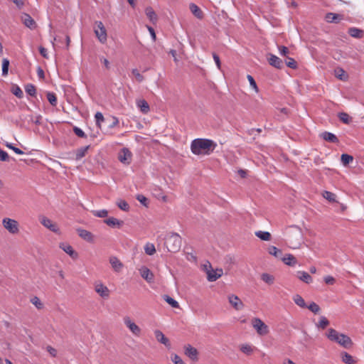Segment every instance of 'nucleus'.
<instances>
[{
  "label": "nucleus",
  "mask_w": 364,
  "mask_h": 364,
  "mask_svg": "<svg viewBox=\"0 0 364 364\" xmlns=\"http://www.w3.org/2000/svg\"><path fill=\"white\" fill-rule=\"evenodd\" d=\"M267 59L269 65L276 68L281 69L284 65L283 61L275 55L269 54Z\"/></svg>",
  "instance_id": "15"
},
{
  "label": "nucleus",
  "mask_w": 364,
  "mask_h": 364,
  "mask_svg": "<svg viewBox=\"0 0 364 364\" xmlns=\"http://www.w3.org/2000/svg\"><path fill=\"white\" fill-rule=\"evenodd\" d=\"M95 121H96L97 127L100 128L101 127V123L102 122H104V120H105L103 114L101 112H97L95 114Z\"/></svg>",
  "instance_id": "46"
},
{
  "label": "nucleus",
  "mask_w": 364,
  "mask_h": 364,
  "mask_svg": "<svg viewBox=\"0 0 364 364\" xmlns=\"http://www.w3.org/2000/svg\"><path fill=\"white\" fill-rule=\"evenodd\" d=\"M39 52L41 53V55L45 58H48V51H47V49L45 48L43 46H40L39 47Z\"/></svg>",
  "instance_id": "63"
},
{
  "label": "nucleus",
  "mask_w": 364,
  "mask_h": 364,
  "mask_svg": "<svg viewBox=\"0 0 364 364\" xmlns=\"http://www.w3.org/2000/svg\"><path fill=\"white\" fill-rule=\"evenodd\" d=\"M323 280L326 284H330V285H333L336 282V279L332 276H326L323 278Z\"/></svg>",
  "instance_id": "60"
},
{
  "label": "nucleus",
  "mask_w": 364,
  "mask_h": 364,
  "mask_svg": "<svg viewBox=\"0 0 364 364\" xmlns=\"http://www.w3.org/2000/svg\"><path fill=\"white\" fill-rule=\"evenodd\" d=\"M240 350L246 355H250L253 351V347L248 344L242 345Z\"/></svg>",
  "instance_id": "45"
},
{
  "label": "nucleus",
  "mask_w": 364,
  "mask_h": 364,
  "mask_svg": "<svg viewBox=\"0 0 364 364\" xmlns=\"http://www.w3.org/2000/svg\"><path fill=\"white\" fill-rule=\"evenodd\" d=\"M281 259L285 264L290 267H294L297 264L296 259L291 254H287L284 257H282Z\"/></svg>",
  "instance_id": "20"
},
{
  "label": "nucleus",
  "mask_w": 364,
  "mask_h": 364,
  "mask_svg": "<svg viewBox=\"0 0 364 364\" xmlns=\"http://www.w3.org/2000/svg\"><path fill=\"white\" fill-rule=\"evenodd\" d=\"M279 54L282 56H286L289 53V49L285 46H281L279 48Z\"/></svg>",
  "instance_id": "61"
},
{
  "label": "nucleus",
  "mask_w": 364,
  "mask_h": 364,
  "mask_svg": "<svg viewBox=\"0 0 364 364\" xmlns=\"http://www.w3.org/2000/svg\"><path fill=\"white\" fill-rule=\"evenodd\" d=\"M348 33L351 37L360 38L363 36V31L355 27H351L348 29Z\"/></svg>",
  "instance_id": "29"
},
{
  "label": "nucleus",
  "mask_w": 364,
  "mask_h": 364,
  "mask_svg": "<svg viewBox=\"0 0 364 364\" xmlns=\"http://www.w3.org/2000/svg\"><path fill=\"white\" fill-rule=\"evenodd\" d=\"M139 272L141 277L145 279L148 283H151L154 282V274L151 272V270L143 266L139 269Z\"/></svg>",
  "instance_id": "12"
},
{
  "label": "nucleus",
  "mask_w": 364,
  "mask_h": 364,
  "mask_svg": "<svg viewBox=\"0 0 364 364\" xmlns=\"http://www.w3.org/2000/svg\"><path fill=\"white\" fill-rule=\"evenodd\" d=\"M163 299L166 301L171 307L173 308H179V304L174 299L171 298L168 295H164Z\"/></svg>",
  "instance_id": "34"
},
{
  "label": "nucleus",
  "mask_w": 364,
  "mask_h": 364,
  "mask_svg": "<svg viewBox=\"0 0 364 364\" xmlns=\"http://www.w3.org/2000/svg\"><path fill=\"white\" fill-rule=\"evenodd\" d=\"M77 232L78 235L84 240L91 243L94 242L95 237L91 232L82 228H78Z\"/></svg>",
  "instance_id": "14"
},
{
  "label": "nucleus",
  "mask_w": 364,
  "mask_h": 364,
  "mask_svg": "<svg viewBox=\"0 0 364 364\" xmlns=\"http://www.w3.org/2000/svg\"><path fill=\"white\" fill-rule=\"evenodd\" d=\"M95 290L102 298H108L109 296L108 288L102 284H96Z\"/></svg>",
  "instance_id": "16"
},
{
  "label": "nucleus",
  "mask_w": 364,
  "mask_h": 364,
  "mask_svg": "<svg viewBox=\"0 0 364 364\" xmlns=\"http://www.w3.org/2000/svg\"><path fill=\"white\" fill-rule=\"evenodd\" d=\"M341 360L346 364L356 363V360L353 358V357L346 351H343L341 353Z\"/></svg>",
  "instance_id": "25"
},
{
  "label": "nucleus",
  "mask_w": 364,
  "mask_h": 364,
  "mask_svg": "<svg viewBox=\"0 0 364 364\" xmlns=\"http://www.w3.org/2000/svg\"><path fill=\"white\" fill-rule=\"evenodd\" d=\"M100 61L103 63V65H105V67L107 69L109 68V60L107 58H105L104 57H101L100 58Z\"/></svg>",
  "instance_id": "64"
},
{
  "label": "nucleus",
  "mask_w": 364,
  "mask_h": 364,
  "mask_svg": "<svg viewBox=\"0 0 364 364\" xmlns=\"http://www.w3.org/2000/svg\"><path fill=\"white\" fill-rule=\"evenodd\" d=\"M132 73L135 76V77H136L137 81H139V82H142L143 81L144 77H143L142 75H141L139 73V72L138 71L137 69H133L132 70Z\"/></svg>",
  "instance_id": "57"
},
{
  "label": "nucleus",
  "mask_w": 364,
  "mask_h": 364,
  "mask_svg": "<svg viewBox=\"0 0 364 364\" xmlns=\"http://www.w3.org/2000/svg\"><path fill=\"white\" fill-rule=\"evenodd\" d=\"M136 105L140 109L141 112L144 114L148 113L150 110L149 105L145 100H137Z\"/></svg>",
  "instance_id": "26"
},
{
  "label": "nucleus",
  "mask_w": 364,
  "mask_h": 364,
  "mask_svg": "<svg viewBox=\"0 0 364 364\" xmlns=\"http://www.w3.org/2000/svg\"><path fill=\"white\" fill-rule=\"evenodd\" d=\"M323 196L328 201L333 202L336 200V195L330 191H324Z\"/></svg>",
  "instance_id": "51"
},
{
  "label": "nucleus",
  "mask_w": 364,
  "mask_h": 364,
  "mask_svg": "<svg viewBox=\"0 0 364 364\" xmlns=\"http://www.w3.org/2000/svg\"><path fill=\"white\" fill-rule=\"evenodd\" d=\"M297 277L302 282L310 284L312 282L311 275L304 271H298L296 273Z\"/></svg>",
  "instance_id": "23"
},
{
  "label": "nucleus",
  "mask_w": 364,
  "mask_h": 364,
  "mask_svg": "<svg viewBox=\"0 0 364 364\" xmlns=\"http://www.w3.org/2000/svg\"><path fill=\"white\" fill-rule=\"evenodd\" d=\"M190 10L192 14L198 18L202 19L203 18V13L201 9L195 4H190Z\"/></svg>",
  "instance_id": "27"
},
{
  "label": "nucleus",
  "mask_w": 364,
  "mask_h": 364,
  "mask_svg": "<svg viewBox=\"0 0 364 364\" xmlns=\"http://www.w3.org/2000/svg\"><path fill=\"white\" fill-rule=\"evenodd\" d=\"M94 32L98 41L105 44L107 40L106 28L102 21H96L94 27Z\"/></svg>",
  "instance_id": "4"
},
{
  "label": "nucleus",
  "mask_w": 364,
  "mask_h": 364,
  "mask_svg": "<svg viewBox=\"0 0 364 364\" xmlns=\"http://www.w3.org/2000/svg\"><path fill=\"white\" fill-rule=\"evenodd\" d=\"M59 247L61 250H63L65 253H67L71 258L75 259L78 257V254L75 252L73 247L66 242H61L59 245Z\"/></svg>",
  "instance_id": "11"
},
{
  "label": "nucleus",
  "mask_w": 364,
  "mask_h": 364,
  "mask_svg": "<svg viewBox=\"0 0 364 364\" xmlns=\"http://www.w3.org/2000/svg\"><path fill=\"white\" fill-rule=\"evenodd\" d=\"M268 253L273 255L276 258L281 259L282 257V252L274 246H269L268 248Z\"/></svg>",
  "instance_id": "31"
},
{
  "label": "nucleus",
  "mask_w": 364,
  "mask_h": 364,
  "mask_svg": "<svg viewBox=\"0 0 364 364\" xmlns=\"http://www.w3.org/2000/svg\"><path fill=\"white\" fill-rule=\"evenodd\" d=\"M12 93L17 97L18 98L21 99L23 97V93L20 87L18 85H15L12 88Z\"/></svg>",
  "instance_id": "44"
},
{
  "label": "nucleus",
  "mask_w": 364,
  "mask_h": 364,
  "mask_svg": "<svg viewBox=\"0 0 364 364\" xmlns=\"http://www.w3.org/2000/svg\"><path fill=\"white\" fill-rule=\"evenodd\" d=\"M21 21L26 27L29 28L31 30L35 29L36 28L37 25H36V21L28 14H22Z\"/></svg>",
  "instance_id": "13"
},
{
  "label": "nucleus",
  "mask_w": 364,
  "mask_h": 364,
  "mask_svg": "<svg viewBox=\"0 0 364 364\" xmlns=\"http://www.w3.org/2000/svg\"><path fill=\"white\" fill-rule=\"evenodd\" d=\"M329 324L328 320L325 316H321L319 321L316 323V326L321 329L326 328Z\"/></svg>",
  "instance_id": "40"
},
{
  "label": "nucleus",
  "mask_w": 364,
  "mask_h": 364,
  "mask_svg": "<svg viewBox=\"0 0 364 364\" xmlns=\"http://www.w3.org/2000/svg\"><path fill=\"white\" fill-rule=\"evenodd\" d=\"M90 148V146H86L84 147H81L76 151L75 154V159L80 160L82 157H84Z\"/></svg>",
  "instance_id": "33"
},
{
  "label": "nucleus",
  "mask_w": 364,
  "mask_h": 364,
  "mask_svg": "<svg viewBox=\"0 0 364 364\" xmlns=\"http://www.w3.org/2000/svg\"><path fill=\"white\" fill-rule=\"evenodd\" d=\"M31 302L38 309H41L43 305L38 297L34 296L31 299Z\"/></svg>",
  "instance_id": "50"
},
{
  "label": "nucleus",
  "mask_w": 364,
  "mask_h": 364,
  "mask_svg": "<svg viewBox=\"0 0 364 364\" xmlns=\"http://www.w3.org/2000/svg\"><path fill=\"white\" fill-rule=\"evenodd\" d=\"M5 145H6V147H8L9 149L13 150L17 154L22 155V154H24V152L22 150H21L20 149L14 146L11 143L6 142Z\"/></svg>",
  "instance_id": "53"
},
{
  "label": "nucleus",
  "mask_w": 364,
  "mask_h": 364,
  "mask_svg": "<svg viewBox=\"0 0 364 364\" xmlns=\"http://www.w3.org/2000/svg\"><path fill=\"white\" fill-rule=\"evenodd\" d=\"M9 60L7 58H4L2 61V75H6L9 71Z\"/></svg>",
  "instance_id": "48"
},
{
  "label": "nucleus",
  "mask_w": 364,
  "mask_h": 364,
  "mask_svg": "<svg viewBox=\"0 0 364 364\" xmlns=\"http://www.w3.org/2000/svg\"><path fill=\"white\" fill-rule=\"evenodd\" d=\"M145 12L146 15L151 22L154 23L156 21L157 16L151 7H147L145 10Z\"/></svg>",
  "instance_id": "32"
},
{
  "label": "nucleus",
  "mask_w": 364,
  "mask_h": 364,
  "mask_svg": "<svg viewBox=\"0 0 364 364\" xmlns=\"http://www.w3.org/2000/svg\"><path fill=\"white\" fill-rule=\"evenodd\" d=\"M185 354L192 360H195L197 358V350L190 345H188L185 348Z\"/></svg>",
  "instance_id": "28"
},
{
  "label": "nucleus",
  "mask_w": 364,
  "mask_h": 364,
  "mask_svg": "<svg viewBox=\"0 0 364 364\" xmlns=\"http://www.w3.org/2000/svg\"><path fill=\"white\" fill-rule=\"evenodd\" d=\"M207 274H208V280L209 282H215L218 278H220L221 277V275L223 274V269H216V270L212 269L210 271H208Z\"/></svg>",
  "instance_id": "18"
},
{
  "label": "nucleus",
  "mask_w": 364,
  "mask_h": 364,
  "mask_svg": "<svg viewBox=\"0 0 364 364\" xmlns=\"http://www.w3.org/2000/svg\"><path fill=\"white\" fill-rule=\"evenodd\" d=\"M9 156L5 151L0 149V161H9Z\"/></svg>",
  "instance_id": "58"
},
{
  "label": "nucleus",
  "mask_w": 364,
  "mask_h": 364,
  "mask_svg": "<svg viewBox=\"0 0 364 364\" xmlns=\"http://www.w3.org/2000/svg\"><path fill=\"white\" fill-rule=\"evenodd\" d=\"M164 244L168 252H176L181 247V237L177 233H168L165 237Z\"/></svg>",
  "instance_id": "3"
},
{
  "label": "nucleus",
  "mask_w": 364,
  "mask_h": 364,
  "mask_svg": "<svg viewBox=\"0 0 364 364\" xmlns=\"http://www.w3.org/2000/svg\"><path fill=\"white\" fill-rule=\"evenodd\" d=\"M261 279L263 282L267 283V284H272L274 282V276L268 274V273H263L261 275Z\"/></svg>",
  "instance_id": "35"
},
{
  "label": "nucleus",
  "mask_w": 364,
  "mask_h": 364,
  "mask_svg": "<svg viewBox=\"0 0 364 364\" xmlns=\"http://www.w3.org/2000/svg\"><path fill=\"white\" fill-rule=\"evenodd\" d=\"M255 234L257 237L264 241H269L271 239L270 233L267 231L258 230Z\"/></svg>",
  "instance_id": "30"
},
{
  "label": "nucleus",
  "mask_w": 364,
  "mask_h": 364,
  "mask_svg": "<svg viewBox=\"0 0 364 364\" xmlns=\"http://www.w3.org/2000/svg\"><path fill=\"white\" fill-rule=\"evenodd\" d=\"M341 162L343 166H347L353 161V157L347 154H343L341 155Z\"/></svg>",
  "instance_id": "41"
},
{
  "label": "nucleus",
  "mask_w": 364,
  "mask_h": 364,
  "mask_svg": "<svg viewBox=\"0 0 364 364\" xmlns=\"http://www.w3.org/2000/svg\"><path fill=\"white\" fill-rule=\"evenodd\" d=\"M117 206L124 211H128L129 209V204L124 200H119L117 203Z\"/></svg>",
  "instance_id": "49"
},
{
  "label": "nucleus",
  "mask_w": 364,
  "mask_h": 364,
  "mask_svg": "<svg viewBox=\"0 0 364 364\" xmlns=\"http://www.w3.org/2000/svg\"><path fill=\"white\" fill-rule=\"evenodd\" d=\"M154 335L156 340L161 343L164 344L166 347L170 346V342L168 339L164 336V334L159 330H156L154 331Z\"/></svg>",
  "instance_id": "19"
},
{
  "label": "nucleus",
  "mask_w": 364,
  "mask_h": 364,
  "mask_svg": "<svg viewBox=\"0 0 364 364\" xmlns=\"http://www.w3.org/2000/svg\"><path fill=\"white\" fill-rule=\"evenodd\" d=\"M109 263H110L112 267L113 268V269L117 272H119L123 267V264L116 257H111L109 258Z\"/></svg>",
  "instance_id": "21"
},
{
  "label": "nucleus",
  "mask_w": 364,
  "mask_h": 364,
  "mask_svg": "<svg viewBox=\"0 0 364 364\" xmlns=\"http://www.w3.org/2000/svg\"><path fill=\"white\" fill-rule=\"evenodd\" d=\"M92 214L97 218H106L108 215V211L105 209L94 210L91 211Z\"/></svg>",
  "instance_id": "37"
},
{
  "label": "nucleus",
  "mask_w": 364,
  "mask_h": 364,
  "mask_svg": "<svg viewBox=\"0 0 364 364\" xmlns=\"http://www.w3.org/2000/svg\"><path fill=\"white\" fill-rule=\"evenodd\" d=\"M105 223H106L107 225L112 227V228H114V227H121L124 222L122 220H118L117 218H113V217H111V218H109L107 219H105L104 220Z\"/></svg>",
  "instance_id": "22"
},
{
  "label": "nucleus",
  "mask_w": 364,
  "mask_h": 364,
  "mask_svg": "<svg viewBox=\"0 0 364 364\" xmlns=\"http://www.w3.org/2000/svg\"><path fill=\"white\" fill-rule=\"evenodd\" d=\"M322 138L331 143H338L339 140L338 137L333 133L328 132H324L321 134Z\"/></svg>",
  "instance_id": "24"
},
{
  "label": "nucleus",
  "mask_w": 364,
  "mask_h": 364,
  "mask_svg": "<svg viewBox=\"0 0 364 364\" xmlns=\"http://www.w3.org/2000/svg\"><path fill=\"white\" fill-rule=\"evenodd\" d=\"M293 300L295 302V304L296 305H298L299 306H300L301 308H306V302H305L304 299L300 295L296 294L293 297Z\"/></svg>",
  "instance_id": "36"
},
{
  "label": "nucleus",
  "mask_w": 364,
  "mask_h": 364,
  "mask_svg": "<svg viewBox=\"0 0 364 364\" xmlns=\"http://www.w3.org/2000/svg\"><path fill=\"white\" fill-rule=\"evenodd\" d=\"M306 308H308L314 314H317L320 311L319 306L315 302H311L309 306H306Z\"/></svg>",
  "instance_id": "52"
},
{
  "label": "nucleus",
  "mask_w": 364,
  "mask_h": 364,
  "mask_svg": "<svg viewBox=\"0 0 364 364\" xmlns=\"http://www.w3.org/2000/svg\"><path fill=\"white\" fill-rule=\"evenodd\" d=\"M46 96L48 102L52 106L55 107L57 105V97L54 92H48Z\"/></svg>",
  "instance_id": "38"
},
{
  "label": "nucleus",
  "mask_w": 364,
  "mask_h": 364,
  "mask_svg": "<svg viewBox=\"0 0 364 364\" xmlns=\"http://www.w3.org/2000/svg\"><path fill=\"white\" fill-rule=\"evenodd\" d=\"M132 154L127 148H123L118 154V159L124 164L129 165L132 161Z\"/></svg>",
  "instance_id": "9"
},
{
  "label": "nucleus",
  "mask_w": 364,
  "mask_h": 364,
  "mask_svg": "<svg viewBox=\"0 0 364 364\" xmlns=\"http://www.w3.org/2000/svg\"><path fill=\"white\" fill-rule=\"evenodd\" d=\"M252 325L260 336L266 335L269 332L268 326L259 318H254L252 320Z\"/></svg>",
  "instance_id": "6"
},
{
  "label": "nucleus",
  "mask_w": 364,
  "mask_h": 364,
  "mask_svg": "<svg viewBox=\"0 0 364 364\" xmlns=\"http://www.w3.org/2000/svg\"><path fill=\"white\" fill-rule=\"evenodd\" d=\"M26 92L30 96L34 97L36 95V87L33 84H28L25 86Z\"/></svg>",
  "instance_id": "39"
},
{
  "label": "nucleus",
  "mask_w": 364,
  "mask_h": 364,
  "mask_svg": "<svg viewBox=\"0 0 364 364\" xmlns=\"http://www.w3.org/2000/svg\"><path fill=\"white\" fill-rule=\"evenodd\" d=\"M339 119L345 124H349L351 121L350 117L346 112H340L338 115Z\"/></svg>",
  "instance_id": "42"
},
{
  "label": "nucleus",
  "mask_w": 364,
  "mask_h": 364,
  "mask_svg": "<svg viewBox=\"0 0 364 364\" xmlns=\"http://www.w3.org/2000/svg\"><path fill=\"white\" fill-rule=\"evenodd\" d=\"M145 253L148 255H153L156 252V248L151 243H147L144 247Z\"/></svg>",
  "instance_id": "43"
},
{
  "label": "nucleus",
  "mask_w": 364,
  "mask_h": 364,
  "mask_svg": "<svg viewBox=\"0 0 364 364\" xmlns=\"http://www.w3.org/2000/svg\"><path fill=\"white\" fill-rule=\"evenodd\" d=\"M136 200L143 205L148 206V199L143 195L139 194L136 196Z\"/></svg>",
  "instance_id": "55"
},
{
  "label": "nucleus",
  "mask_w": 364,
  "mask_h": 364,
  "mask_svg": "<svg viewBox=\"0 0 364 364\" xmlns=\"http://www.w3.org/2000/svg\"><path fill=\"white\" fill-rule=\"evenodd\" d=\"M343 16L334 14V13H327L325 16V20L328 23H338L340 21L343 20Z\"/></svg>",
  "instance_id": "17"
},
{
  "label": "nucleus",
  "mask_w": 364,
  "mask_h": 364,
  "mask_svg": "<svg viewBox=\"0 0 364 364\" xmlns=\"http://www.w3.org/2000/svg\"><path fill=\"white\" fill-rule=\"evenodd\" d=\"M171 360L174 363V364H184L182 359L176 354L172 355Z\"/></svg>",
  "instance_id": "59"
},
{
  "label": "nucleus",
  "mask_w": 364,
  "mask_h": 364,
  "mask_svg": "<svg viewBox=\"0 0 364 364\" xmlns=\"http://www.w3.org/2000/svg\"><path fill=\"white\" fill-rule=\"evenodd\" d=\"M228 301L230 304V305L237 311L242 310L244 307V304L240 300V299L235 295V294H230L228 297Z\"/></svg>",
  "instance_id": "10"
},
{
  "label": "nucleus",
  "mask_w": 364,
  "mask_h": 364,
  "mask_svg": "<svg viewBox=\"0 0 364 364\" xmlns=\"http://www.w3.org/2000/svg\"><path fill=\"white\" fill-rule=\"evenodd\" d=\"M73 132L74 133L79 137L80 138H87V135L86 134L83 132L82 129H81L80 128L77 127H73Z\"/></svg>",
  "instance_id": "54"
},
{
  "label": "nucleus",
  "mask_w": 364,
  "mask_h": 364,
  "mask_svg": "<svg viewBox=\"0 0 364 364\" xmlns=\"http://www.w3.org/2000/svg\"><path fill=\"white\" fill-rule=\"evenodd\" d=\"M124 325L129 328L132 333L135 336H139L141 328L129 316L123 318Z\"/></svg>",
  "instance_id": "7"
},
{
  "label": "nucleus",
  "mask_w": 364,
  "mask_h": 364,
  "mask_svg": "<svg viewBox=\"0 0 364 364\" xmlns=\"http://www.w3.org/2000/svg\"><path fill=\"white\" fill-rule=\"evenodd\" d=\"M213 60L218 67V69H220L221 63L219 56L216 53L213 54Z\"/></svg>",
  "instance_id": "62"
},
{
  "label": "nucleus",
  "mask_w": 364,
  "mask_h": 364,
  "mask_svg": "<svg viewBox=\"0 0 364 364\" xmlns=\"http://www.w3.org/2000/svg\"><path fill=\"white\" fill-rule=\"evenodd\" d=\"M3 227L11 234L16 235L19 232V225L17 220L9 218L2 220Z\"/></svg>",
  "instance_id": "5"
},
{
  "label": "nucleus",
  "mask_w": 364,
  "mask_h": 364,
  "mask_svg": "<svg viewBox=\"0 0 364 364\" xmlns=\"http://www.w3.org/2000/svg\"><path fill=\"white\" fill-rule=\"evenodd\" d=\"M326 336L330 341L336 342L344 348L348 349L353 346V343L348 336L339 333L333 328L328 330Z\"/></svg>",
  "instance_id": "2"
},
{
  "label": "nucleus",
  "mask_w": 364,
  "mask_h": 364,
  "mask_svg": "<svg viewBox=\"0 0 364 364\" xmlns=\"http://www.w3.org/2000/svg\"><path fill=\"white\" fill-rule=\"evenodd\" d=\"M40 223L45 228H48L50 231L55 233H60V230L56 223H53L50 219L48 218L46 216H41L39 218Z\"/></svg>",
  "instance_id": "8"
},
{
  "label": "nucleus",
  "mask_w": 364,
  "mask_h": 364,
  "mask_svg": "<svg viewBox=\"0 0 364 364\" xmlns=\"http://www.w3.org/2000/svg\"><path fill=\"white\" fill-rule=\"evenodd\" d=\"M285 64L287 67L292 69H296L297 68L296 62L291 58L287 57L285 61Z\"/></svg>",
  "instance_id": "47"
},
{
  "label": "nucleus",
  "mask_w": 364,
  "mask_h": 364,
  "mask_svg": "<svg viewBox=\"0 0 364 364\" xmlns=\"http://www.w3.org/2000/svg\"><path fill=\"white\" fill-rule=\"evenodd\" d=\"M247 80H248V81L250 82V86L255 90V92H258V87H257V85L256 82L254 80L253 77L252 75H248L247 76Z\"/></svg>",
  "instance_id": "56"
},
{
  "label": "nucleus",
  "mask_w": 364,
  "mask_h": 364,
  "mask_svg": "<svg viewBox=\"0 0 364 364\" xmlns=\"http://www.w3.org/2000/svg\"><path fill=\"white\" fill-rule=\"evenodd\" d=\"M217 146L215 141L208 139H196L192 141L191 150L195 155H200L203 152L210 154Z\"/></svg>",
  "instance_id": "1"
}]
</instances>
